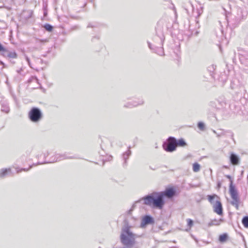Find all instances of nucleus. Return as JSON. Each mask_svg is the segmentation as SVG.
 Masks as SVG:
<instances>
[{
    "label": "nucleus",
    "instance_id": "1",
    "mask_svg": "<svg viewBox=\"0 0 248 248\" xmlns=\"http://www.w3.org/2000/svg\"><path fill=\"white\" fill-rule=\"evenodd\" d=\"M131 228L128 222L125 221L120 236L121 242L127 248L132 247L135 241V234L130 231Z\"/></svg>",
    "mask_w": 248,
    "mask_h": 248
},
{
    "label": "nucleus",
    "instance_id": "2",
    "mask_svg": "<svg viewBox=\"0 0 248 248\" xmlns=\"http://www.w3.org/2000/svg\"><path fill=\"white\" fill-rule=\"evenodd\" d=\"M140 200H143V203L145 205L160 209L162 208L164 204L163 195L160 192H154L144 196Z\"/></svg>",
    "mask_w": 248,
    "mask_h": 248
},
{
    "label": "nucleus",
    "instance_id": "3",
    "mask_svg": "<svg viewBox=\"0 0 248 248\" xmlns=\"http://www.w3.org/2000/svg\"><path fill=\"white\" fill-rule=\"evenodd\" d=\"M225 176L228 178L230 181L229 191L231 198L232 200L231 202V204L234 206L237 209H238L239 198L238 197V192L235 189L234 186L233 185V181L232 179L231 176L229 175H226Z\"/></svg>",
    "mask_w": 248,
    "mask_h": 248
},
{
    "label": "nucleus",
    "instance_id": "4",
    "mask_svg": "<svg viewBox=\"0 0 248 248\" xmlns=\"http://www.w3.org/2000/svg\"><path fill=\"white\" fill-rule=\"evenodd\" d=\"M43 115L40 108L36 107L32 108L28 113V117L30 121L36 123L40 122L43 118Z\"/></svg>",
    "mask_w": 248,
    "mask_h": 248
},
{
    "label": "nucleus",
    "instance_id": "5",
    "mask_svg": "<svg viewBox=\"0 0 248 248\" xmlns=\"http://www.w3.org/2000/svg\"><path fill=\"white\" fill-rule=\"evenodd\" d=\"M238 56L242 68L248 73V52L243 49H238Z\"/></svg>",
    "mask_w": 248,
    "mask_h": 248
},
{
    "label": "nucleus",
    "instance_id": "6",
    "mask_svg": "<svg viewBox=\"0 0 248 248\" xmlns=\"http://www.w3.org/2000/svg\"><path fill=\"white\" fill-rule=\"evenodd\" d=\"M163 148L167 152H173L176 150L175 138L170 137L163 144Z\"/></svg>",
    "mask_w": 248,
    "mask_h": 248
},
{
    "label": "nucleus",
    "instance_id": "7",
    "mask_svg": "<svg viewBox=\"0 0 248 248\" xmlns=\"http://www.w3.org/2000/svg\"><path fill=\"white\" fill-rule=\"evenodd\" d=\"M76 158V157L74 156L69 155L68 153H65L63 154H57L51 158V160L49 162L54 163L65 159H72Z\"/></svg>",
    "mask_w": 248,
    "mask_h": 248
},
{
    "label": "nucleus",
    "instance_id": "8",
    "mask_svg": "<svg viewBox=\"0 0 248 248\" xmlns=\"http://www.w3.org/2000/svg\"><path fill=\"white\" fill-rule=\"evenodd\" d=\"M0 52H2V54L5 57L16 59L17 58V56L16 53L15 51H10L7 50L3 47V46L0 43Z\"/></svg>",
    "mask_w": 248,
    "mask_h": 248
},
{
    "label": "nucleus",
    "instance_id": "9",
    "mask_svg": "<svg viewBox=\"0 0 248 248\" xmlns=\"http://www.w3.org/2000/svg\"><path fill=\"white\" fill-rule=\"evenodd\" d=\"M163 195V199L164 197L168 198H171L175 196L176 191L173 187L167 188L164 191L160 192Z\"/></svg>",
    "mask_w": 248,
    "mask_h": 248
},
{
    "label": "nucleus",
    "instance_id": "10",
    "mask_svg": "<svg viewBox=\"0 0 248 248\" xmlns=\"http://www.w3.org/2000/svg\"><path fill=\"white\" fill-rule=\"evenodd\" d=\"M213 208L214 211L219 215H222L223 214V209L222 204L219 201H216L215 204H214Z\"/></svg>",
    "mask_w": 248,
    "mask_h": 248
},
{
    "label": "nucleus",
    "instance_id": "11",
    "mask_svg": "<svg viewBox=\"0 0 248 248\" xmlns=\"http://www.w3.org/2000/svg\"><path fill=\"white\" fill-rule=\"evenodd\" d=\"M144 101L143 99L141 98H139L138 101H133L131 102H128L124 105V107L125 108H132L135 107H137L139 105H142L144 104Z\"/></svg>",
    "mask_w": 248,
    "mask_h": 248
},
{
    "label": "nucleus",
    "instance_id": "12",
    "mask_svg": "<svg viewBox=\"0 0 248 248\" xmlns=\"http://www.w3.org/2000/svg\"><path fill=\"white\" fill-rule=\"evenodd\" d=\"M210 106L217 109H221L225 108L227 106L225 102H219L218 100L212 101L210 103Z\"/></svg>",
    "mask_w": 248,
    "mask_h": 248
},
{
    "label": "nucleus",
    "instance_id": "13",
    "mask_svg": "<svg viewBox=\"0 0 248 248\" xmlns=\"http://www.w3.org/2000/svg\"><path fill=\"white\" fill-rule=\"evenodd\" d=\"M243 19V12L241 9L237 10V16L234 18V25L236 27L241 22Z\"/></svg>",
    "mask_w": 248,
    "mask_h": 248
},
{
    "label": "nucleus",
    "instance_id": "14",
    "mask_svg": "<svg viewBox=\"0 0 248 248\" xmlns=\"http://www.w3.org/2000/svg\"><path fill=\"white\" fill-rule=\"evenodd\" d=\"M154 222V220L152 217L150 216L146 215L143 217L142 220L141 225H146L147 224L153 223Z\"/></svg>",
    "mask_w": 248,
    "mask_h": 248
},
{
    "label": "nucleus",
    "instance_id": "15",
    "mask_svg": "<svg viewBox=\"0 0 248 248\" xmlns=\"http://www.w3.org/2000/svg\"><path fill=\"white\" fill-rule=\"evenodd\" d=\"M130 146L128 147V150L123 154V158L124 160V165L126 166L127 161L131 154V151H130Z\"/></svg>",
    "mask_w": 248,
    "mask_h": 248
},
{
    "label": "nucleus",
    "instance_id": "16",
    "mask_svg": "<svg viewBox=\"0 0 248 248\" xmlns=\"http://www.w3.org/2000/svg\"><path fill=\"white\" fill-rule=\"evenodd\" d=\"M10 173H11V169L10 168L2 169L0 170V178H4Z\"/></svg>",
    "mask_w": 248,
    "mask_h": 248
},
{
    "label": "nucleus",
    "instance_id": "17",
    "mask_svg": "<svg viewBox=\"0 0 248 248\" xmlns=\"http://www.w3.org/2000/svg\"><path fill=\"white\" fill-rule=\"evenodd\" d=\"M175 144L176 147L179 146V147H185L187 145V143L184 140V139L181 138L179 140H176L175 138Z\"/></svg>",
    "mask_w": 248,
    "mask_h": 248
},
{
    "label": "nucleus",
    "instance_id": "18",
    "mask_svg": "<svg viewBox=\"0 0 248 248\" xmlns=\"http://www.w3.org/2000/svg\"><path fill=\"white\" fill-rule=\"evenodd\" d=\"M230 161L233 165H236L238 164L239 158L234 154H232L230 156Z\"/></svg>",
    "mask_w": 248,
    "mask_h": 248
},
{
    "label": "nucleus",
    "instance_id": "19",
    "mask_svg": "<svg viewBox=\"0 0 248 248\" xmlns=\"http://www.w3.org/2000/svg\"><path fill=\"white\" fill-rule=\"evenodd\" d=\"M216 69V65L214 64H212L209 66L207 68L208 71L210 73V76L213 78H215L214 77V71Z\"/></svg>",
    "mask_w": 248,
    "mask_h": 248
},
{
    "label": "nucleus",
    "instance_id": "20",
    "mask_svg": "<svg viewBox=\"0 0 248 248\" xmlns=\"http://www.w3.org/2000/svg\"><path fill=\"white\" fill-rule=\"evenodd\" d=\"M38 164H41V163H37V164H33L32 165H31L29 168L26 169V168H22V169H19V168H16V172L19 173L21 172L22 171H28L33 166H36Z\"/></svg>",
    "mask_w": 248,
    "mask_h": 248
},
{
    "label": "nucleus",
    "instance_id": "21",
    "mask_svg": "<svg viewBox=\"0 0 248 248\" xmlns=\"http://www.w3.org/2000/svg\"><path fill=\"white\" fill-rule=\"evenodd\" d=\"M155 52L160 56L164 55V49L162 46L156 47Z\"/></svg>",
    "mask_w": 248,
    "mask_h": 248
},
{
    "label": "nucleus",
    "instance_id": "22",
    "mask_svg": "<svg viewBox=\"0 0 248 248\" xmlns=\"http://www.w3.org/2000/svg\"><path fill=\"white\" fill-rule=\"evenodd\" d=\"M207 197H208V200L209 202L213 205V206L214 205V204H215V203L216 202V201H215V197L218 198V197L216 195H208Z\"/></svg>",
    "mask_w": 248,
    "mask_h": 248
},
{
    "label": "nucleus",
    "instance_id": "23",
    "mask_svg": "<svg viewBox=\"0 0 248 248\" xmlns=\"http://www.w3.org/2000/svg\"><path fill=\"white\" fill-rule=\"evenodd\" d=\"M1 110L2 112L8 113L9 112L10 108L7 104H2Z\"/></svg>",
    "mask_w": 248,
    "mask_h": 248
},
{
    "label": "nucleus",
    "instance_id": "24",
    "mask_svg": "<svg viewBox=\"0 0 248 248\" xmlns=\"http://www.w3.org/2000/svg\"><path fill=\"white\" fill-rule=\"evenodd\" d=\"M221 221V219L217 220V219H214L212 220L211 222H210L208 223V226H211L213 225H218L220 223V221Z\"/></svg>",
    "mask_w": 248,
    "mask_h": 248
},
{
    "label": "nucleus",
    "instance_id": "25",
    "mask_svg": "<svg viewBox=\"0 0 248 248\" xmlns=\"http://www.w3.org/2000/svg\"><path fill=\"white\" fill-rule=\"evenodd\" d=\"M228 238V234L227 233H223L219 235V240L220 242H224L226 241Z\"/></svg>",
    "mask_w": 248,
    "mask_h": 248
},
{
    "label": "nucleus",
    "instance_id": "26",
    "mask_svg": "<svg viewBox=\"0 0 248 248\" xmlns=\"http://www.w3.org/2000/svg\"><path fill=\"white\" fill-rule=\"evenodd\" d=\"M201 166L198 163H194L193 164V171L197 172L200 171Z\"/></svg>",
    "mask_w": 248,
    "mask_h": 248
},
{
    "label": "nucleus",
    "instance_id": "27",
    "mask_svg": "<svg viewBox=\"0 0 248 248\" xmlns=\"http://www.w3.org/2000/svg\"><path fill=\"white\" fill-rule=\"evenodd\" d=\"M242 222L245 228H248V216L244 217L242 219Z\"/></svg>",
    "mask_w": 248,
    "mask_h": 248
},
{
    "label": "nucleus",
    "instance_id": "28",
    "mask_svg": "<svg viewBox=\"0 0 248 248\" xmlns=\"http://www.w3.org/2000/svg\"><path fill=\"white\" fill-rule=\"evenodd\" d=\"M44 28L46 29V31H51L53 30V27L51 25L49 24H46L44 26Z\"/></svg>",
    "mask_w": 248,
    "mask_h": 248
},
{
    "label": "nucleus",
    "instance_id": "29",
    "mask_svg": "<svg viewBox=\"0 0 248 248\" xmlns=\"http://www.w3.org/2000/svg\"><path fill=\"white\" fill-rule=\"evenodd\" d=\"M198 127L202 131H203L205 129V124L203 122H199L198 123Z\"/></svg>",
    "mask_w": 248,
    "mask_h": 248
},
{
    "label": "nucleus",
    "instance_id": "30",
    "mask_svg": "<svg viewBox=\"0 0 248 248\" xmlns=\"http://www.w3.org/2000/svg\"><path fill=\"white\" fill-rule=\"evenodd\" d=\"M186 221L187 223V226L189 227V229H190L193 225V221L192 219L190 218L187 219Z\"/></svg>",
    "mask_w": 248,
    "mask_h": 248
},
{
    "label": "nucleus",
    "instance_id": "31",
    "mask_svg": "<svg viewBox=\"0 0 248 248\" xmlns=\"http://www.w3.org/2000/svg\"><path fill=\"white\" fill-rule=\"evenodd\" d=\"M213 132L217 134V137H220L225 135V131L223 130H221V132L219 133H217L215 130H213Z\"/></svg>",
    "mask_w": 248,
    "mask_h": 248
},
{
    "label": "nucleus",
    "instance_id": "32",
    "mask_svg": "<svg viewBox=\"0 0 248 248\" xmlns=\"http://www.w3.org/2000/svg\"><path fill=\"white\" fill-rule=\"evenodd\" d=\"M189 30L191 31V33L192 34H194L195 35H197L199 33L198 31H196L195 32H193V31H192V29H191V26H189Z\"/></svg>",
    "mask_w": 248,
    "mask_h": 248
},
{
    "label": "nucleus",
    "instance_id": "33",
    "mask_svg": "<svg viewBox=\"0 0 248 248\" xmlns=\"http://www.w3.org/2000/svg\"><path fill=\"white\" fill-rule=\"evenodd\" d=\"M25 59H26V61L27 62H28V64L29 65V66L31 67L29 58L28 57H27V56H25Z\"/></svg>",
    "mask_w": 248,
    "mask_h": 248
},
{
    "label": "nucleus",
    "instance_id": "34",
    "mask_svg": "<svg viewBox=\"0 0 248 248\" xmlns=\"http://www.w3.org/2000/svg\"><path fill=\"white\" fill-rule=\"evenodd\" d=\"M94 27H95V26L93 25L92 23H89L87 26L88 28H89V27L93 28Z\"/></svg>",
    "mask_w": 248,
    "mask_h": 248
},
{
    "label": "nucleus",
    "instance_id": "35",
    "mask_svg": "<svg viewBox=\"0 0 248 248\" xmlns=\"http://www.w3.org/2000/svg\"><path fill=\"white\" fill-rule=\"evenodd\" d=\"M148 46L151 49H153V48L152 47V45L150 43H148Z\"/></svg>",
    "mask_w": 248,
    "mask_h": 248
},
{
    "label": "nucleus",
    "instance_id": "36",
    "mask_svg": "<svg viewBox=\"0 0 248 248\" xmlns=\"http://www.w3.org/2000/svg\"><path fill=\"white\" fill-rule=\"evenodd\" d=\"M6 83L8 85L9 84V82H8V77L6 75Z\"/></svg>",
    "mask_w": 248,
    "mask_h": 248
},
{
    "label": "nucleus",
    "instance_id": "37",
    "mask_svg": "<svg viewBox=\"0 0 248 248\" xmlns=\"http://www.w3.org/2000/svg\"><path fill=\"white\" fill-rule=\"evenodd\" d=\"M226 79H227V78L226 77L225 78L222 79L221 80V81L224 82V81H225L226 80Z\"/></svg>",
    "mask_w": 248,
    "mask_h": 248
},
{
    "label": "nucleus",
    "instance_id": "38",
    "mask_svg": "<svg viewBox=\"0 0 248 248\" xmlns=\"http://www.w3.org/2000/svg\"><path fill=\"white\" fill-rule=\"evenodd\" d=\"M196 24H197L198 28H199V22H198V21H196Z\"/></svg>",
    "mask_w": 248,
    "mask_h": 248
},
{
    "label": "nucleus",
    "instance_id": "39",
    "mask_svg": "<svg viewBox=\"0 0 248 248\" xmlns=\"http://www.w3.org/2000/svg\"><path fill=\"white\" fill-rule=\"evenodd\" d=\"M160 40H161V45H162L163 40L162 38H160Z\"/></svg>",
    "mask_w": 248,
    "mask_h": 248
},
{
    "label": "nucleus",
    "instance_id": "40",
    "mask_svg": "<svg viewBox=\"0 0 248 248\" xmlns=\"http://www.w3.org/2000/svg\"><path fill=\"white\" fill-rule=\"evenodd\" d=\"M150 168L152 170L153 169V167L151 168V167H150Z\"/></svg>",
    "mask_w": 248,
    "mask_h": 248
},
{
    "label": "nucleus",
    "instance_id": "41",
    "mask_svg": "<svg viewBox=\"0 0 248 248\" xmlns=\"http://www.w3.org/2000/svg\"><path fill=\"white\" fill-rule=\"evenodd\" d=\"M14 98L15 100H16V97L15 96H14Z\"/></svg>",
    "mask_w": 248,
    "mask_h": 248
}]
</instances>
